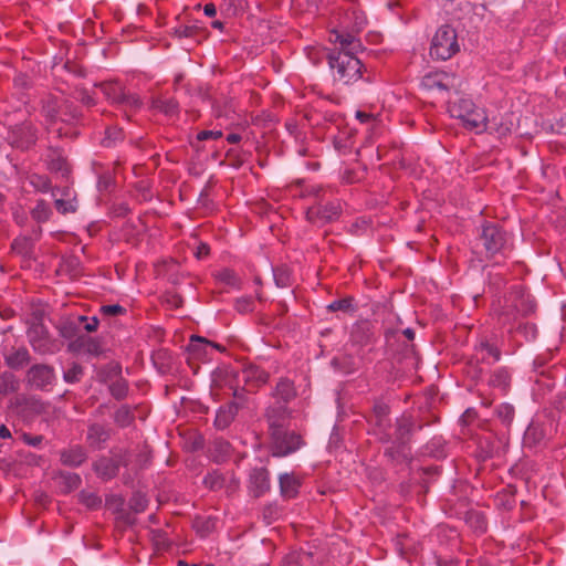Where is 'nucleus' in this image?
<instances>
[{"label":"nucleus","instance_id":"f257e3e1","mask_svg":"<svg viewBox=\"0 0 566 566\" xmlns=\"http://www.w3.org/2000/svg\"><path fill=\"white\" fill-rule=\"evenodd\" d=\"M328 64L337 71L338 80L344 84H353L366 72L361 61L353 52H336L328 54Z\"/></svg>","mask_w":566,"mask_h":566},{"label":"nucleus","instance_id":"f03ea898","mask_svg":"<svg viewBox=\"0 0 566 566\" xmlns=\"http://www.w3.org/2000/svg\"><path fill=\"white\" fill-rule=\"evenodd\" d=\"M308 193L318 200L316 206L310 207L306 211V219L310 222L325 224L335 221L339 217V203L324 202L326 192L322 188H313Z\"/></svg>","mask_w":566,"mask_h":566},{"label":"nucleus","instance_id":"7ed1b4c3","mask_svg":"<svg viewBox=\"0 0 566 566\" xmlns=\"http://www.w3.org/2000/svg\"><path fill=\"white\" fill-rule=\"evenodd\" d=\"M459 51L457 32L450 25H442L436 32L431 48V56L439 60H448Z\"/></svg>","mask_w":566,"mask_h":566},{"label":"nucleus","instance_id":"20e7f679","mask_svg":"<svg viewBox=\"0 0 566 566\" xmlns=\"http://www.w3.org/2000/svg\"><path fill=\"white\" fill-rule=\"evenodd\" d=\"M95 86L99 87L104 96L113 104L124 106L132 111L138 109L142 106L139 97L135 94L127 93L116 81L95 83Z\"/></svg>","mask_w":566,"mask_h":566},{"label":"nucleus","instance_id":"39448f33","mask_svg":"<svg viewBox=\"0 0 566 566\" xmlns=\"http://www.w3.org/2000/svg\"><path fill=\"white\" fill-rule=\"evenodd\" d=\"M271 451L274 457H286L301 448L302 437L295 431L275 429L270 432Z\"/></svg>","mask_w":566,"mask_h":566},{"label":"nucleus","instance_id":"423d86ee","mask_svg":"<svg viewBox=\"0 0 566 566\" xmlns=\"http://www.w3.org/2000/svg\"><path fill=\"white\" fill-rule=\"evenodd\" d=\"M112 457L99 458L93 464V470L104 481L115 478L119 468H127L130 461V453L127 450L112 451Z\"/></svg>","mask_w":566,"mask_h":566},{"label":"nucleus","instance_id":"0eeeda50","mask_svg":"<svg viewBox=\"0 0 566 566\" xmlns=\"http://www.w3.org/2000/svg\"><path fill=\"white\" fill-rule=\"evenodd\" d=\"M11 412L24 422L31 421L34 417L41 415L45 407L44 403L31 396L18 395L9 402Z\"/></svg>","mask_w":566,"mask_h":566},{"label":"nucleus","instance_id":"6e6552de","mask_svg":"<svg viewBox=\"0 0 566 566\" xmlns=\"http://www.w3.org/2000/svg\"><path fill=\"white\" fill-rule=\"evenodd\" d=\"M480 241L482 242L485 251L490 255H494L502 251L507 243L506 233L496 224H486L483 227L482 233L480 235Z\"/></svg>","mask_w":566,"mask_h":566},{"label":"nucleus","instance_id":"1a4fd4ad","mask_svg":"<svg viewBox=\"0 0 566 566\" xmlns=\"http://www.w3.org/2000/svg\"><path fill=\"white\" fill-rule=\"evenodd\" d=\"M234 400L226 406L220 407L217 412L214 424L219 429H226L233 421L240 408L245 405V396L243 391L234 390Z\"/></svg>","mask_w":566,"mask_h":566},{"label":"nucleus","instance_id":"9d476101","mask_svg":"<svg viewBox=\"0 0 566 566\" xmlns=\"http://www.w3.org/2000/svg\"><path fill=\"white\" fill-rule=\"evenodd\" d=\"M54 378V369L51 366L35 364L28 370L25 380L32 388L44 390L53 384Z\"/></svg>","mask_w":566,"mask_h":566},{"label":"nucleus","instance_id":"9b49d317","mask_svg":"<svg viewBox=\"0 0 566 566\" xmlns=\"http://www.w3.org/2000/svg\"><path fill=\"white\" fill-rule=\"evenodd\" d=\"M454 76L444 73L436 72L423 76L421 85L428 91L447 92L454 87Z\"/></svg>","mask_w":566,"mask_h":566},{"label":"nucleus","instance_id":"f8f14e48","mask_svg":"<svg viewBox=\"0 0 566 566\" xmlns=\"http://www.w3.org/2000/svg\"><path fill=\"white\" fill-rule=\"evenodd\" d=\"M251 492L254 497H260L270 490L269 472L264 468L254 469L250 475Z\"/></svg>","mask_w":566,"mask_h":566},{"label":"nucleus","instance_id":"ddd939ff","mask_svg":"<svg viewBox=\"0 0 566 566\" xmlns=\"http://www.w3.org/2000/svg\"><path fill=\"white\" fill-rule=\"evenodd\" d=\"M290 411L284 405H277L268 409L266 418L269 422L270 432L275 429H285L286 421L289 419Z\"/></svg>","mask_w":566,"mask_h":566},{"label":"nucleus","instance_id":"4468645a","mask_svg":"<svg viewBox=\"0 0 566 566\" xmlns=\"http://www.w3.org/2000/svg\"><path fill=\"white\" fill-rule=\"evenodd\" d=\"M111 430L99 423H92L87 429L86 441L95 449H101L109 439Z\"/></svg>","mask_w":566,"mask_h":566},{"label":"nucleus","instance_id":"2eb2a0df","mask_svg":"<svg viewBox=\"0 0 566 566\" xmlns=\"http://www.w3.org/2000/svg\"><path fill=\"white\" fill-rule=\"evenodd\" d=\"M279 482L280 493L283 499L290 500L297 495L301 482L294 474L283 473L280 475Z\"/></svg>","mask_w":566,"mask_h":566},{"label":"nucleus","instance_id":"dca6fc26","mask_svg":"<svg viewBox=\"0 0 566 566\" xmlns=\"http://www.w3.org/2000/svg\"><path fill=\"white\" fill-rule=\"evenodd\" d=\"M371 328V324L367 321L357 323L356 325H354L350 333L352 342L360 346L369 344L374 336Z\"/></svg>","mask_w":566,"mask_h":566},{"label":"nucleus","instance_id":"f3484780","mask_svg":"<svg viewBox=\"0 0 566 566\" xmlns=\"http://www.w3.org/2000/svg\"><path fill=\"white\" fill-rule=\"evenodd\" d=\"M86 458L87 454L85 450L80 446L65 449L61 452V461L67 467H78L86 460Z\"/></svg>","mask_w":566,"mask_h":566},{"label":"nucleus","instance_id":"a211bd4d","mask_svg":"<svg viewBox=\"0 0 566 566\" xmlns=\"http://www.w3.org/2000/svg\"><path fill=\"white\" fill-rule=\"evenodd\" d=\"M474 107L475 105L471 99L460 98L458 102L449 103L448 112L452 117L461 119L463 123Z\"/></svg>","mask_w":566,"mask_h":566},{"label":"nucleus","instance_id":"6ab92c4d","mask_svg":"<svg viewBox=\"0 0 566 566\" xmlns=\"http://www.w3.org/2000/svg\"><path fill=\"white\" fill-rule=\"evenodd\" d=\"M31 361V356L27 348L20 347L6 356V364L12 369H21Z\"/></svg>","mask_w":566,"mask_h":566},{"label":"nucleus","instance_id":"aec40b11","mask_svg":"<svg viewBox=\"0 0 566 566\" xmlns=\"http://www.w3.org/2000/svg\"><path fill=\"white\" fill-rule=\"evenodd\" d=\"M30 342L35 350L46 352L48 350V333L43 325H34L30 333Z\"/></svg>","mask_w":566,"mask_h":566},{"label":"nucleus","instance_id":"412c9836","mask_svg":"<svg viewBox=\"0 0 566 566\" xmlns=\"http://www.w3.org/2000/svg\"><path fill=\"white\" fill-rule=\"evenodd\" d=\"M489 118L483 109L474 107L470 115L464 119L463 125L467 128L475 129L476 132L485 130Z\"/></svg>","mask_w":566,"mask_h":566},{"label":"nucleus","instance_id":"4be33fe9","mask_svg":"<svg viewBox=\"0 0 566 566\" xmlns=\"http://www.w3.org/2000/svg\"><path fill=\"white\" fill-rule=\"evenodd\" d=\"M14 136L13 143L17 144L18 147L28 148L35 143V134L30 125L23 126L19 128L17 132H13Z\"/></svg>","mask_w":566,"mask_h":566},{"label":"nucleus","instance_id":"5701e85b","mask_svg":"<svg viewBox=\"0 0 566 566\" xmlns=\"http://www.w3.org/2000/svg\"><path fill=\"white\" fill-rule=\"evenodd\" d=\"M412 423L409 418H401L396 423L395 434L390 441L399 444H405L409 440L411 433Z\"/></svg>","mask_w":566,"mask_h":566},{"label":"nucleus","instance_id":"b1692460","mask_svg":"<svg viewBox=\"0 0 566 566\" xmlns=\"http://www.w3.org/2000/svg\"><path fill=\"white\" fill-rule=\"evenodd\" d=\"M296 396L293 382L286 378H282L275 388V397L283 403H287Z\"/></svg>","mask_w":566,"mask_h":566},{"label":"nucleus","instance_id":"393cba45","mask_svg":"<svg viewBox=\"0 0 566 566\" xmlns=\"http://www.w3.org/2000/svg\"><path fill=\"white\" fill-rule=\"evenodd\" d=\"M74 345L78 349H82L83 352L94 356H98L102 354L101 343L93 337L81 336L76 339Z\"/></svg>","mask_w":566,"mask_h":566},{"label":"nucleus","instance_id":"a878e982","mask_svg":"<svg viewBox=\"0 0 566 566\" xmlns=\"http://www.w3.org/2000/svg\"><path fill=\"white\" fill-rule=\"evenodd\" d=\"M336 41L339 42L342 46L340 52H353L354 54L361 49L360 41L357 40L352 33L336 32Z\"/></svg>","mask_w":566,"mask_h":566},{"label":"nucleus","instance_id":"bb28decb","mask_svg":"<svg viewBox=\"0 0 566 566\" xmlns=\"http://www.w3.org/2000/svg\"><path fill=\"white\" fill-rule=\"evenodd\" d=\"M332 365L345 374H350L358 368V360L350 355H342L332 360Z\"/></svg>","mask_w":566,"mask_h":566},{"label":"nucleus","instance_id":"cd10ccee","mask_svg":"<svg viewBox=\"0 0 566 566\" xmlns=\"http://www.w3.org/2000/svg\"><path fill=\"white\" fill-rule=\"evenodd\" d=\"M60 486L64 493H70L81 484V478L76 473L61 472L59 474Z\"/></svg>","mask_w":566,"mask_h":566},{"label":"nucleus","instance_id":"c85d7f7f","mask_svg":"<svg viewBox=\"0 0 566 566\" xmlns=\"http://www.w3.org/2000/svg\"><path fill=\"white\" fill-rule=\"evenodd\" d=\"M20 384L15 376L9 371L0 375V394L7 395L19 390Z\"/></svg>","mask_w":566,"mask_h":566},{"label":"nucleus","instance_id":"c756f323","mask_svg":"<svg viewBox=\"0 0 566 566\" xmlns=\"http://www.w3.org/2000/svg\"><path fill=\"white\" fill-rule=\"evenodd\" d=\"M512 123H504L502 119H497L496 117H493L488 120L485 130H488L491 134H496L499 137L506 136L512 128Z\"/></svg>","mask_w":566,"mask_h":566},{"label":"nucleus","instance_id":"7c9ffc66","mask_svg":"<svg viewBox=\"0 0 566 566\" xmlns=\"http://www.w3.org/2000/svg\"><path fill=\"white\" fill-rule=\"evenodd\" d=\"M122 367L117 363H109L98 373V377L104 382H111L116 379H120Z\"/></svg>","mask_w":566,"mask_h":566},{"label":"nucleus","instance_id":"2f4dec72","mask_svg":"<svg viewBox=\"0 0 566 566\" xmlns=\"http://www.w3.org/2000/svg\"><path fill=\"white\" fill-rule=\"evenodd\" d=\"M151 107L155 109H159L164 114L171 116L178 112V103L174 98L163 99V98H153Z\"/></svg>","mask_w":566,"mask_h":566},{"label":"nucleus","instance_id":"473e14b6","mask_svg":"<svg viewBox=\"0 0 566 566\" xmlns=\"http://www.w3.org/2000/svg\"><path fill=\"white\" fill-rule=\"evenodd\" d=\"M52 214L50 206L44 200H38L35 207L31 210V217L39 223L46 222Z\"/></svg>","mask_w":566,"mask_h":566},{"label":"nucleus","instance_id":"72a5a7b5","mask_svg":"<svg viewBox=\"0 0 566 566\" xmlns=\"http://www.w3.org/2000/svg\"><path fill=\"white\" fill-rule=\"evenodd\" d=\"M489 384L492 387L505 390L510 384V376L504 369H496L490 377Z\"/></svg>","mask_w":566,"mask_h":566},{"label":"nucleus","instance_id":"f704fd0d","mask_svg":"<svg viewBox=\"0 0 566 566\" xmlns=\"http://www.w3.org/2000/svg\"><path fill=\"white\" fill-rule=\"evenodd\" d=\"M479 354L481 356L482 360H485L486 358H491L492 363H495L501 357V352L497 347L489 344L488 342H483L480 345Z\"/></svg>","mask_w":566,"mask_h":566},{"label":"nucleus","instance_id":"c9c22d12","mask_svg":"<svg viewBox=\"0 0 566 566\" xmlns=\"http://www.w3.org/2000/svg\"><path fill=\"white\" fill-rule=\"evenodd\" d=\"M114 420L118 426L127 427L134 420L133 411L129 407L123 406L115 412Z\"/></svg>","mask_w":566,"mask_h":566},{"label":"nucleus","instance_id":"e433bc0d","mask_svg":"<svg viewBox=\"0 0 566 566\" xmlns=\"http://www.w3.org/2000/svg\"><path fill=\"white\" fill-rule=\"evenodd\" d=\"M112 502L116 506L118 518L126 525H133L135 517L130 512L123 509L124 500L122 497H113Z\"/></svg>","mask_w":566,"mask_h":566},{"label":"nucleus","instance_id":"4c0bfd02","mask_svg":"<svg viewBox=\"0 0 566 566\" xmlns=\"http://www.w3.org/2000/svg\"><path fill=\"white\" fill-rule=\"evenodd\" d=\"M243 377L245 380L254 379L259 384H265L269 375L256 366H250L243 371Z\"/></svg>","mask_w":566,"mask_h":566},{"label":"nucleus","instance_id":"58836bf2","mask_svg":"<svg viewBox=\"0 0 566 566\" xmlns=\"http://www.w3.org/2000/svg\"><path fill=\"white\" fill-rule=\"evenodd\" d=\"M224 482L226 479L223 474L218 471L209 473L203 480L205 485L211 490L222 489L224 486Z\"/></svg>","mask_w":566,"mask_h":566},{"label":"nucleus","instance_id":"ea45409f","mask_svg":"<svg viewBox=\"0 0 566 566\" xmlns=\"http://www.w3.org/2000/svg\"><path fill=\"white\" fill-rule=\"evenodd\" d=\"M127 389V382L122 378L111 381L109 384V391L112 396L118 400L126 397Z\"/></svg>","mask_w":566,"mask_h":566},{"label":"nucleus","instance_id":"a19ab883","mask_svg":"<svg viewBox=\"0 0 566 566\" xmlns=\"http://www.w3.org/2000/svg\"><path fill=\"white\" fill-rule=\"evenodd\" d=\"M150 539L157 551L166 549L169 546V541L163 530H151Z\"/></svg>","mask_w":566,"mask_h":566},{"label":"nucleus","instance_id":"79ce46f5","mask_svg":"<svg viewBox=\"0 0 566 566\" xmlns=\"http://www.w3.org/2000/svg\"><path fill=\"white\" fill-rule=\"evenodd\" d=\"M83 376V367L80 364L73 363L72 366L64 371L63 378L69 384H75L81 380Z\"/></svg>","mask_w":566,"mask_h":566},{"label":"nucleus","instance_id":"37998d69","mask_svg":"<svg viewBox=\"0 0 566 566\" xmlns=\"http://www.w3.org/2000/svg\"><path fill=\"white\" fill-rule=\"evenodd\" d=\"M543 430L536 423H531L525 431L524 440L526 443H537L543 439Z\"/></svg>","mask_w":566,"mask_h":566},{"label":"nucleus","instance_id":"c03bdc74","mask_svg":"<svg viewBox=\"0 0 566 566\" xmlns=\"http://www.w3.org/2000/svg\"><path fill=\"white\" fill-rule=\"evenodd\" d=\"M273 276L275 284L279 287H286L290 285V270L286 266L273 269Z\"/></svg>","mask_w":566,"mask_h":566},{"label":"nucleus","instance_id":"a18cd8bd","mask_svg":"<svg viewBox=\"0 0 566 566\" xmlns=\"http://www.w3.org/2000/svg\"><path fill=\"white\" fill-rule=\"evenodd\" d=\"M60 108L57 99L53 97L49 98L43 105V112L51 122L56 119Z\"/></svg>","mask_w":566,"mask_h":566},{"label":"nucleus","instance_id":"49530a36","mask_svg":"<svg viewBox=\"0 0 566 566\" xmlns=\"http://www.w3.org/2000/svg\"><path fill=\"white\" fill-rule=\"evenodd\" d=\"M147 507V499L142 493H135L129 500V510L133 513H142Z\"/></svg>","mask_w":566,"mask_h":566},{"label":"nucleus","instance_id":"de8ad7c7","mask_svg":"<svg viewBox=\"0 0 566 566\" xmlns=\"http://www.w3.org/2000/svg\"><path fill=\"white\" fill-rule=\"evenodd\" d=\"M54 205L56 210L62 214L74 213L77 210L75 199H56Z\"/></svg>","mask_w":566,"mask_h":566},{"label":"nucleus","instance_id":"09e8293b","mask_svg":"<svg viewBox=\"0 0 566 566\" xmlns=\"http://www.w3.org/2000/svg\"><path fill=\"white\" fill-rule=\"evenodd\" d=\"M202 31L196 25H181L175 29V35L178 38L196 39Z\"/></svg>","mask_w":566,"mask_h":566},{"label":"nucleus","instance_id":"8fccbe9b","mask_svg":"<svg viewBox=\"0 0 566 566\" xmlns=\"http://www.w3.org/2000/svg\"><path fill=\"white\" fill-rule=\"evenodd\" d=\"M78 496L81 503L90 509L97 507L102 503V500L93 492L82 491Z\"/></svg>","mask_w":566,"mask_h":566},{"label":"nucleus","instance_id":"3c124183","mask_svg":"<svg viewBox=\"0 0 566 566\" xmlns=\"http://www.w3.org/2000/svg\"><path fill=\"white\" fill-rule=\"evenodd\" d=\"M31 185L36 188L39 191L46 192L51 188V182L49 178L40 175H33L30 178Z\"/></svg>","mask_w":566,"mask_h":566},{"label":"nucleus","instance_id":"603ef678","mask_svg":"<svg viewBox=\"0 0 566 566\" xmlns=\"http://www.w3.org/2000/svg\"><path fill=\"white\" fill-rule=\"evenodd\" d=\"M352 302H353L352 297L337 300V301L332 302L327 306V310L331 312H337V311L347 312L352 308Z\"/></svg>","mask_w":566,"mask_h":566},{"label":"nucleus","instance_id":"864d4df0","mask_svg":"<svg viewBox=\"0 0 566 566\" xmlns=\"http://www.w3.org/2000/svg\"><path fill=\"white\" fill-rule=\"evenodd\" d=\"M50 169L53 171L61 172L62 176H66L69 174L67 164H66L65 159H63L61 157L53 158L50 161Z\"/></svg>","mask_w":566,"mask_h":566},{"label":"nucleus","instance_id":"5fc2aeb1","mask_svg":"<svg viewBox=\"0 0 566 566\" xmlns=\"http://www.w3.org/2000/svg\"><path fill=\"white\" fill-rule=\"evenodd\" d=\"M374 421H375V426L380 430V432L382 433L381 436V440L384 441H390L392 439V434L389 433V432H386V427H387V418H384V417H374Z\"/></svg>","mask_w":566,"mask_h":566},{"label":"nucleus","instance_id":"6e6d98bb","mask_svg":"<svg viewBox=\"0 0 566 566\" xmlns=\"http://www.w3.org/2000/svg\"><path fill=\"white\" fill-rule=\"evenodd\" d=\"M218 279L222 283H224L227 285H231V286L237 285V282H238L237 275L234 274V272H232L230 270H222L219 273Z\"/></svg>","mask_w":566,"mask_h":566},{"label":"nucleus","instance_id":"4d7b16f0","mask_svg":"<svg viewBox=\"0 0 566 566\" xmlns=\"http://www.w3.org/2000/svg\"><path fill=\"white\" fill-rule=\"evenodd\" d=\"M60 112L65 116H70L71 118H77L80 116L78 111L73 106V104L69 101H63L60 104Z\"/></svg>","mask_w":566,"mask_h":566},{"label":"nucleus","instance_id":"13d9d810","mask_svg":"<svg viewBox=\"0 0 566 566\" xmlns=\"http://www.w3.org/2000/svg\"><path fill=\"white\" fill-rule=\"evenodd\" d=\"M125 312V308L120 305L113 304V305H103L101 307V313L105 316H117Z\"/></svg>","mask_w":566,"mask_h":566},{"label":"nucleus","instance_id":"bf43d9fd","mask_svg":"<svg viewBox=\"0 0 566 566\" xmlns=\"http://www.w3.org/2000/svg\"><path fill=\"white\" fill-rule=\"evenodd\" d=\"M208 340L199 336H191L188 349L195 354H199L201 347L206 346Z\"/></svg>","mask_w":566,"mask_h":566},{"label":"nucleus","instance_id":"052dcab7","mask_svg":"<svg viewBox=\"0 0 566 566\" xmlns=\"http://www.w3.org/2000/svg\"><path fill=\"white\" fill-rule=\"evenodd\" d=\"M222 137L221 130H201L197 134V140L203 142L208 139H218Z\"/></svg>","mask_w":566,"mask_h":566},{"label":"nucleus","instance_id":"680f3d73","mask_svg":"<svg viewBox=\"0 0 566 566\" xmlns=\"http://www.w3.org/2000/svg\"><path fill=\"white\" fill-rule=\"evenodd\" d=\"M213 526L214 524L210 520L196 522L197 531L201 534V536L208 535L212 531Z\"/></svg>","mask_w":566,"mask_h":566},{"label":"nucleus","instance_id":"e2e57ef3","mask_svg":"<svg viewBox=\"0 0 566 566\" xmlns=\"http://www.w3.org/2000/svg\"><path fill=\"white\" fill-rule=\"evenodd\" d=\"M235 308L240 313L251 312L253 310L251 298H249V297L239 298L235 303Z\"/></svg>","mask_w":566,"mask_h":566},{"label":"nucleus","instance_id":"0e129e2a","mask_svg":"<svg viewBox=\"0 0 566 566\" xmlns=\"http://www.w3.org/2000/svg\"><path fill=\"white\" fill-rule=\"evenodd\" d=\"M80 101L86 106H94L95 99L85 88L77 90Z\"/></svg>","mask_w":566,"mask_h":566},{"label":"nucleus","instance_id":"69168bd1","mask_svg":"<svg viewBox=\"0 0 566 566\" xmlns=\"http://www.w3.org/2000/svg\"><path fill=\"white\" fill-rule=\"evenodd\" d=\"M515 307L518 311H522L524 314H528V313L533 312L534 304L531 301H528V300L524 301V296L522 295L520 303H516Z\"/></svg>","mask_w":566,"mask_h":566},{"label":"nucleus","instance_id":"338daca9","mask_svg":"<svg viewBox=\"0 0 566 566\" xmlns=\"http://www.w3.org/2000/svg\"><path fill=\"white\" fill-rule=\"evenodd\" d=\"M353 15L355 17V22L353 24V31L354 32H360L364 30L366 24V18L364 15L357 14V12H353Z\"/></svg>","mask_w":566,"mask_h":566},{"label":"nucleus","instance_id":"774afa93","mask_svg":"<svg viewBox=\"0 0 566 566\" xmlns=\"http://www.w3.org/2000/svg\"><path fill=\"white\" fill-rule=\"evenodd\" d=\"M165 301L167 304L176 308L182 305V298L178 294L168 293L165 297Z\"/></svg>","mask_w":566,"mask_h":566}]
</instances>
